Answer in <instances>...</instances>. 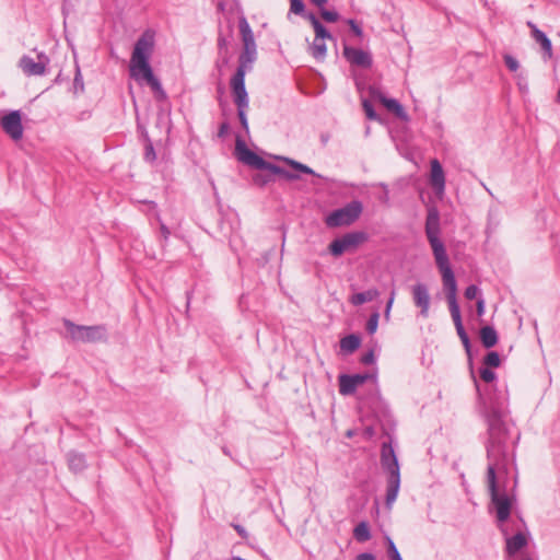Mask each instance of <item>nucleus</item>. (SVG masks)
Here are the masks:
<instances>
[{"mask_svg":"<svg viewBox=\"0 0 560 560\" xmlns=\"http://www.w3.org/2000/svg\"><path fill=\"white\" fill-rule=\"evenodd\" d=\"M66 328L65 337L73 342L95 343L107 341L108 331L104 324L100 325H78L68 318L62 319Z\"/></svg>","mask_w":560,"mask_h":560,"instance_id":"obj_4","label":"nucleus"},{"mask_svg":"<svg viewBox=\"0 0 560 560\" xmlns=\"http://www.w3.org/2000/svg\"><path fill=\"white\" fill-rule=\"evenodd\" d=\"M360 362L364 365H373L376 362V355L374 349H369L365 353H363L360 358Z\"/></svg>","mask_w":560,"mask_h":560,"instance_id":"obj_42","label":"nucleus"},{"mask_svg":"<svg viewBox=\"0 0 560 560\" xmlns=\"http://www.w3.org/2000/svg\"><path fill=\"white\" fill-rule=\"evenodd\" d=\"M380 296V291L376 288H371L366 291L354 293L350 296L349 302L353 306H360L371 302Z\"/></svg>","mask_w":560,"mask_h":560,"instance_id":"obj_26","label":"nucleus"},{"mask_svg":"<svg viewBox=\"0 0 560 560\" xmlns=\"http://www.w3.org/2000/svg\"><path fill=\"white\" fill-rule=\"evenodd\" d=\"M395 295H396V291H395V289H393L390 294H389V298H388V300L386 302L385 310H384V318L386 320L389 319V315H390V311H392V307H393V304H394Z\"/></svg>","mask_w":560,"mask_h":560,"instance_id":"obj_46","label":"nucleus"},{"mask_svg":"<svg viewBox=\"0 0 560 560\" xmlns=\"http://www.w3.org/2000/svg\"><path fill=\"white\" fill-rule=\"evenodd\" d=\"M313 28L315 31V38H318V39L331 38L330 33L327 31V28L320 22L315 24Z\"/></svg>","mask_w":560,"mask_h":560,"instance_id":"obj_41","label":"nucleus"},{"mask_svg":"<svg viewBox=\"0 0 560 560\" xmlns=\"http://www.w3.org/2000/svg\"><path fill=\"white\" fill-rule=\"evenodd\" d=\"M353 537L359 542H365L371 539L372 533L368 521L359 522L353 528Z\"/></svg>","mask_w":560,"mask_h":560,"instance_id":"obj_27","label":"nucleus"},{"mask_svg":"<svg viewBox=\"0 0 560 560\" xmlns=\"http://www.w3.org/2000/svg\"><path fill=\"white\" fill-rule=\"evenodd\" d=\"M307 19L310 20L312 26L314 27L315 24L319 23L320 21L316 18L314 13H308Z\"/></svg>","mask_w":560,"mask_h":560,"instance_id":"obj_58","label":"nucleus"},{"mask_svg":"<svg viewBox=\"0 0 560 560\" xmlns=\"http://www.w3.org/2000/svg\"><path fill=\"white\" fill-rule=\"evenodd\" d=\"M380 313L377 311L371 313L365 329L369 335H374L378 328Z\"/></svg>","mask_w":560,"mask_h":560,"instance_id":"obj_35","label":"nucleus"},{"mask_svg":"<svg viewBox=\"0 0 560 560\" xmlns=\"http://www.w3.org/2000/svg\"><path fill=\"white\" fill-rule=\"evenodd\" d=\"M237 108V118L240 120L241 127L244 129L246 133L249 132L248 119H247V109L248 105H236Z\"/></svg>","mask_w":560,"mask_h":560,"instance_id":"obj_34","label":"nucleus"},{"mask_svg":"<svg viewBox=\"0 0 560 560\" xmlns=\"http://www.w3.org/2000/svg\"><path fill=\"white\" fill-rule=\"evenodd\" d=\"M238 28L243 43V50L238 57V66L235 70L250 69L257 58V47L252 27L244 15L238 19Z\"/></svg>","mask_w":560,"mask_h":560,"instance_id":"obj_7","label":"nucleus"},{"mask_svg":"<svg viewBox=\"0 0 560 560\" xmlns=\"http://www.w3.org/2000/svg\"><path fill=\"white\" fill-rule=\"evenodd\" d=\"M429 183L438 197H442L445 191V173L441 162L433 159L430 162Z\"/></svg>","mask_w":560,"mask_h":560,"instance_id":"obj_17","label":"nucleus"},{"mask_svg":"<svg viewBox=\"0 0 560 560\" xmlns=\"http://www.w3.org/2000/svg\"><path fill=\"white\" fill-rule=\"evenodd\" d=\"M143 160L150 164L156 161V152L151 139H147V143L144 144Z\"/></svg>","mask_w":560,"mask_h":560,"instance_id":"obj_33","label":"nucleus"},{"mask_svg":"<svg viewBox=\"0 0 560 560\" xmlns=\"http://www.w3.org/2000/svg\"><path fill=\"white\" fill-rule=\"evenodd\" d=\"M66 459L69 470L75 475L83 472L89 466L85 454L77 450H70Z\"/></svg>","mask_w":560,"mask_h":560,"instance_id":"obj_22","label":"nucleus"},{"mask_svg":"<svg viewBox=\"0 0 560 560\" xmlns=\"http://www.w3.org/2000/svg\"><path fill=\"white\" fill-rule=\"evenodd\" d=\"M191 298H192V291H186V311L187 312L189 310Z\"/></svg>","mask_w":560,"mask_h":560,"instance_id":"obj_60","label":"nucleus"},{"mask_svg":"<svg viewBox=\"0 0 560 560\" xmlns=\"http://www.w3.org/2000/svg\"><path fill=\"white\" fill-rule=\"evenodd\" d=\"M381 466L387 472L385 505L390 509L400 489V466L392 442H383L381 447Z\"/></svg>","mask_w":560,"mask_h":560,"instance_id":"obj_3","label":"nucleus"},{"mask_svg":"<svg viewBox=\"0 0 560 560\" xmlns=\"http://www.w3.org/2000/svg\"><path fill=\"white\" fill-rule=\"evenodd\" d=\"M482 364L490 369L499 368L501 365V357L497 351H489L483 357Z\"/></svg>","mask_w":560,"mask_h":560,"instance_id":"obj_31","label":"nucleus"},{"mask_svg":"<svg viewBox=\"0 0 560 560\" xmlns=\"http://www.w3.org/2000/svg\"><path fill=\"white\" fill-rule=\"evenodd\" d=\"M479 376L485 383H492L497 380V373L492 369L486 366H481L479 369Z\"/></svg>","mask_w":560,"mask_h":560,"instance_id":"obj_36","label":"nucleus"},{"mask_svg":"<svg viewBox=\"0 0 560 560\" xmlns=\"http://www.w3.org/2000/svg\"><path fill=\"white\" fill-rule=\"evenodd\" d=\"M358 374H359V378L361 380L362 385L364 383H366L368 381H373V382L377 381V368H374V370L372 372H363V373H358Z\"/></svg>","mask_w":560,"mask_h":560,"instance_id":"obj_44","label":"nucleus"},{"mask_svg":"<svg viewBox=\"0 0 560 560\" xmlns=\"http://www.w3.org/2000/svg\"><path fill=\"white\" fill-rule=\"evenodd\" d=\"M504 61H505V66L509 68V70H516L518 68L517 60L511 55H505Z\"/></svg>","mask_w":560,"mask_h":560,"instance_id":"obj_50","label":"nucleus"},{"mask_svg":"<svg viewBox=\"0 0 560 560\" xmlns=\"http://www.w3.org/2000/svg\"><path fill=\"white\" fill-rule=\"evenodd\" d=\"M363 212V203L353 199L341 208L334 209L324 219L328 228L336 229L353 224Z\"/></svg>","mask_w":560,"mask_h":560,"instance_id":"obj_6","label":"nucleus"},{"mask_svg":"<svg viewBox=\"0 0 560 560\" xmlns=\"http://www.w3.org/2000/svg\"><path fill=\"white\" fill-rule=\"evenodd\" d=\"M291 7L290 10L294 14L301 15L305 11V5L302 0H290Z\"/></svg>","mask_w":560,"mask_h":560,"instance_id":"obj_45","label":"nucleus"},{"mask_svg":"<svg viewBox=\"0 0 560 560\" xmlns=\"http://www.w3.org/2000/svg\"><path fill=\"white\" fill-rule=\"evenodd\" d=\"M141 138H142L144 144L147 143V139H150L149 133L145 128L141 129Z\"/></svg>","mask_w":560,"mask_h":560,"instance_id":"obj_63","label":"nucleus"},{"mask_svg":"<svg viewBox=\"0 0 560 560\" xmlns=\"http://www.w3.org/2000/svg\"><path fill=\"white\" fill-rule=\"evenodd\" d=\"M307 19L310 20L312 26L314 27L315 24L319 23L320 21L316 18L314 13H308Z\"/></svg>","mask_w":560,"mask_h":560,"instance_id":"obj_59","label":"nucleus"},{"mask_svg":"<svg viewBox=\"0 0 560 560\" xmlns=\"http://www.w3.org/2000/svg\"><path fill=\"white\" fill-rule=\"evenodd\" d=\"M411 293L415 305L420 308V315L424 318L428 317L430 307L428 285L425 283L418 282L412 285Z\"/></svg>","mask_w":560,"mask_h":560,"instance_id":"obj_18","label":"nucleus"},{"mask_svg":"<svg viewBox=\"0 0 560 560\" xmlns=\"http://www.w3.org/2000/svg\"><path fill=\"white\" fill-rule=\"evenodd\" d=\"M497 524L502 534L505 536V550L509 556L516 555L527 546V536L524 533L517 532L512 536H508V529L505 528L504 523L500 525L497 521Z\"/></svg>","mask_w":560,"mask_h":560,"instance_id":"obj_19","label":"nucleus"},{"mask_svg":"<svg viewBox=\"0 0 560 560\" xmlns=\"http://www.w3.org/2000/svg\"><path fill=\"white\" fill-rule=\"evenodd\" d=\"M556 102L560 104V86L556 95Z\"/></svg>","mask_w":560,"mask_h":560,"instance_id":"obj_64","label":"nucleus"},{"mask_svg":"<svg viewBox=\"0 0 560 560\" xmlns=\"http://www.w3.org/2000/svg\"><path fill=\"white\" fill-rule=\"evenodd\" d=\"M441 228H440V212L435 206H432L428 209L427 220H425V235L428 242L432 248L433 256H440L446 253V247L443 241L440 238Z\"/></svg>","mask_w":560,"mask_h":560,"instance_id":"obj_9","label":"nucleus"},{"mask_svg":"<svg viewBox=\"0 0 560 560\" xmlns=\"http://www.w3.org/2000/svg\"><path fill=\"white\" fill-rule=\"evenodd\" d=\"M322 18L328 23H335L339 20V14L336 11H329L325 8L320 10Z\"/></svg>","mask_w":560,"mask_h":560,"instance_id":"obj_43","label":"nucleus"},{"mask_svg":"<svg viewBox=\"0 0 560 560\" xmlns=\"http://www.w3.org/2000/svg\"><path fill=\"white\" fill-rule=\"evenodd\" d=\"M277 177L279 178V174L272 172L256 173L253 175L252 180L253 184L256 185L257 187L264 188L270 183L276 182Z\"/></svg>","mask_w":560,"mask_h":560,"instance_id":"obj_28","label":"nucleus"},{"mask_svg":"<svg viewBox=\"0 0 560 560\" xmlns=\"http://www.w3.org/2000/svg\"><path fill=\"white\" fill-rule=\"evenodd\" d=\"M517 85H518L520 91H521L522 93H524V94H525V93H527V92H528V85H527V82H526L525 78L522 75V73H520V74L517 75Z\"/></svg>","mask_w":560,"mask_h":560,"instance_id":"obj_53","label":"nucleus"},{"mask_svg":"<svg viewBox=\"0 0 560 560\" xmlns=\"http://www.w3.org/2000/svg\"><path fill=\"white\" fill-rule=\"evenodd\" d=\"M361 380L359 378V374H347L341 373L338 375V386L339 393L342 396H351L353 395L358 387L361 386Z\"/></svg>","mask_w":560,"mask_h":560,"instance_id":"obj_21","label":"nucleus"},{"mask_svg":"<svg viewBox=\"0 0 560 560\" xmlns=\"http://www.w3.org/2000/svg\"><path fill=\"white\" fill-rule=\"evenodd\" d=\"M348 25L350 26L351 31L355 34V36L360 37L362 36V28L360 27V25L352 19H349L347 21Z\"/></svg>","mask_w":560,"mask_h":560,"instance_id":"obj_51","label":"nucleus"},{"mask_svg":"<svg viewBox=\"0 0 560 560\" xmlns=\"http://www.w3.org/2000/svg\"><path fill=\"white\" fill-rule=\"evenodd\" d=\"M343 56L351 66L370 68L372 66V57L368 51L360 48L345 46Z\"/></svg>","mask_w":560,"mask_h":560,"instance_id":"obj_20","label":"nucleus"},{"mask_svg":"<svg viewBox=\"0 0 560 560\" xmlns=\"http://www.w3.org/2000/svg\"><path fill=\"white\" fill-rule=\"evenodd\" d=\"M362 345V337L358 332H352L342 337L339 341L340 352L343 355L354 353Z\"/></svg>","mask_w":560,"mask_h":560,"instance_id":"obj_24","label":"nucleus"},{"mask_svg":"<svg viewBox=\"0 0 560 560\" xmlns=\"http://www.w3.org/2000/svg\"><path fill=\"white\" fill-rule=\"evenodd\" d=\"M480 295L481 292L477 284H469L464 291V296L467 300H477Z\"/></svg>","mask_w":560,"mask_h":560,"instance_id":"obj_40","label":"nucleus"},{"mask_svg":"<svg viewBox=\"0 0 560 560\" xmlns=\"http://www.w3.org/2000/svg\"><path fill=\"white\" fill-rule=\"evenodd\" d=\"M385 540H386V546H387L388 558L390 560H394L395 558L400 557L401 555H400L399 550L397 549L395 542L388 535L385 536Z\"/></svg>","mask_w":560,"mask_h":560,"instance_id":"obj_37","label":"nucleus"},{"mask_svg":"<svg viewBox=\"0 0 560 560\" xmlns=\"http://www.w3.org/2000/svg\"><path fill=\"white\" fill-rule=\"evenodd\" d=\"M155 220L156 222L159 223L160 225V232H161V235L163 237V241L164 243H167L168 238H170V235H171V230L168 229V226L163 222L162 218H161V214H160V211H155Z\"/></svg>","mask_w":560,"mask_h":560,"instance_id":"obj_38","label":"nucleus"},{"mask_svg":"<svg viewBox=\"0 0 560 560\" xmlns=\"http://www.w3.org/2000/svg\"><path fill=\"white\" fill-rule=\"evenodd\" d=\"M434 259L442 276L446 298L457 296V281L452 269L448 255L443 254L435 256Z\"/></svg>","mask_w":560,"mask_h":560,"instance_id":"obj_10","label":"nucleus"},{"mask_svg":"<svg viewBox=\"0 0 560 560\" xmlns=\"http://www.w3.org/2000/svg\"><path fill=\"white\" fill-rule=\"evenodd\" d=\"M363 434L365 438L371 439L375 435V430L373 427L369 425L364 428Z\"/></svg>","mask_w":560,"mask_h":560,"instance_id":"obj_57","label":"nucleus"},{"mask_svg":"<svg viewBox=\"0 0 560 560\" xmlns=\"http://www.w3.org/2000/svg\"><path fill=\"white\" fill-rule=\"evenodd\" d=\"M232 527L235 529V532L238 534V536L241 538H243V539H247L248 538V533H247L246 528L243 525L233 523Z\"/></svg>","mask_w":560,"mask_h":560,"instance_id":"obj_52","label":"nucleus"},{"mask_svg":"<svg viewBox=\"0 0 560 560\" xmlns=\"http://www.w3.org/2000/svg\"><path fill=\"white\" fill-rule=\"evenodd\" d=\"M354 560H376V557L372 552H361L355 557Z\"/></svg>","mask_w":560,"mask_h":560,"instance_id":"obj_54","label":"nucleus"},{"mask_svg":"<svg viewBox=\"0 0 560 560\" xmlns=\"http://www.w3.org/2000/svg\"><path fill=\"white\" fill-rule=\"evenodd\" d=\"M362 108L364 110L365 117L369 120L382 121L380 115L377 114L374 105L372 104V102L370 100H368V98L362 100Z\"/></svg>","mask_w":560,"mask_h":560,"instance_id":"obj_29","label":"nucleus"},{"mask_svg":"<svg viewBox=\"0 0 560 560\" xmlns=\"http://www.w3.org/2000/svg\"><path fill=\"white\" fill-rule=\"evenodd\" d=\"M218 43H219L220 54H222L223 48H224V47H225V45H226V44H225V39H224L223 37H221V36H220V37H219V39H218Z\"/></svg>","mask_w":560,"mask_h":560,"instance_id":"obj_62","label":"nucleus"},{"mask_svg":"<svg viewBox=\"0 0 560 560\" xmlns=\"http://www.w3.org/2000/svg\"><path fill=\"white\" fill-rule=\"evenodd\" d=\"M370 235L365 231H350L335 237L327 246V253L334 258H339L346 253H355L359 247L366 243Z\"/></svg>","mask_w":560,"mask_h":560,"instance_id":"obj_5","label":"nucleus"},{"mask_svg":"<svg viewBox=\"0 0 560 560\" xmlns=\"http://www.w3.org/2000/svg\"><path fill=\"white\" fill-rule=\"evenodd\" d=\"M454 324L463 322L457 296L446 298Z\"/></svg>","mask_w":560,"mask_h":560,"instance_id":"obj_30","label":"nucleus"},{"mask_svg":"<svg viewBox=\"0 0 560 560\" xmlns=\"http://www.w3.org/2000/svg\"><path fill=\"white\" fill-rule=\"evenodd\" d=\"M129 74L137 82L150 86L154 98L158 102H164L167 100V94L164 91L161 80L155 72H129Z\"/></svg>","mask_w":560,"mask_h":560,"instance_id":"obj_13","label":"nucleus"},{"mask_svg":"<svg viewBox=\"0 0 560 560\" xmlns=\"http://www.w3.org/2000/svg\"><path fill=\"white\" fill-rule=\"evenodd\" d=\"M141 202L149 207L150 211L153 212V217L155 218V211H159L158 203L153 200H143Z\"/></svg>","mask_w":560,"mask_h":560,"instance_id":"obj_55","label":"nucleus"},{"mask_svg":"<svg viewBox=\"0 0 560 560\" xmlns=\"http://www.w3.org/2000/svg\"><path fill=\"white\" fill-rule=\"evenodd\" d=\"M311 1L314 5L318 7L320 10L324 9V5L327 2V0H311Z\"/></svg>","mask_w":560,"mask_h":560,"instance_id":"obj_61","label":"nucleus"},{"mask_svg":"<svg viewBox=\"0 0 560 560\" xmlns=\"http://www.w3.org/2000/svg\"><path fill=\"white\" fill-rule=\"evenodd\" d=\"M235 156L241 163L254 170L279 174V179H283L285 182L299 180L301 179V174L319 177V175L308 165L289 156L272 155L275 160L284 163L291 168V171L265 160L261 155L249 149L245 140L240 135H236L235 138Z\"/></svg>","mask_w":560,"mask_h":560,"instance_id":"obj_2","label":"nucleus"},{"mask_svg":"<svg viewBox=\"0 0 560 560\" xmlns=\"http://www.w3.org/2000/svg\"><path fill=\"white\" fill-rule=\"evenodd\" d=\"M295 79L300 91L304 94H320L326 90V81L322 72H303Z\"/></svg>","mask_w":560,"mask_h":560,"instance_id":"obj_11","label":"nucleus"},{"mask_svg":"<svg viewBox=\"0 0 560 560\" xmlns=\"http://www.w3.org/2000/svg\"><path fill=\"white\" fill-rule=\"evenodd\" d=\"M455 325V328H456V332L463 343V347L465 349V352L468 357V362H469V369H470V374H471V377L474 380V385H475V388H476V393H477V399L480 401V402H483V396L481 394V390H480V384L478 382V380L476 378L475 376V372H474V364H472V346H471V341H470V338L463 325V322H459V323H456L454 324Z\"/></svg>","mask_w":560,"mask_h":560,"instance_id":"obj_14","label":"nucleus"},{"mask_svg":"<svg viewBox=\"0 0 560 560\" xmlns=\"http://www.w3.org/2000/svg\"><path fill=\"white\" fill-rule=\"evenodd\" d=\"M20 67L22 70H35V60L33 58L24 56L20 60Z\"/></svg>","mask_w":560,"mask_h":560,"instance_id":"obj_47","label":"nucleus"},{"mask_svg":"<svg viewBox=\"0 0 560 560\" xmlns=\"http://www.w3.org/2000/svg\"><path fill=\"white\" fill-rule=\"evenodd\" d=\"M478 404L482 406V413L488 424V442L486 444L488 467L487 486L490 494L491 504L495 511V518L500 525L508 522L511 517L513 505L516 501L515 494H506L499 489L497 467L505 466L508 462V439L509 429L503 420L502 411L497 407H487L486 402Z\"/></svg>","mask_w":560,"mask_h":560,"instance_id":"obj_1","label":"nucleus"},{"mask_svg":"<svg viewBox=\"0 0 560 560\" xmlns=\"http://www.w3.org/2000/svg\"><path fill=\"white\" fill-rule=\"evenodd\" d=\"M369 92L372 98L377 100L395 117L401 121H409L410 117L408 113L397 98L386 96L383 92L374 86H371Z\"/></svg>","mask_w":560,"mask_h":560,"instance_id":"obj_12","label":"nucleus"},{"mask_svg":"<svg viewBox=\"0 0 560 560\" xmlns=\"http://www.w3.org/2000/svg\"><path fill=\"white\" fill-rule=\"evenodd\" d=\"M479 339L486 349L495 347L499 342V334L491 325H485L479 329Z\"/></svg>","mask_w":560,"mask_h":560,"instance_id":"obj_25","label":"nucleus"},{"mask_svg":"<svg viewBox=\"0 0 560 560\" xmlns=\"http://www.w3.org/2000/svg\"><path fill=\"white\" fill-rule=\"evenodd\" d=\"M46 57L43 55H37V70H45L46 63H45Z\"/></svg>","mask_w":560,"mask_h":560,"instance_id":"obj_56","label":"nucleus"},{"mask_svg":"<svg viewBox=\"0 0 560 560\" xmlns=\"http://www.w3.org/2000/svg\"><path fill=\"white\" fill-rule=\"evenodd\" d=\"M230 131V124L228 120L220 124L218 129V138L224 139Z\"/></svg>","mask_w":560,"mask_h":560,"instance_id":"obj_49","label":"nucleus"},{"mask_svg":"<svg viewBox=\"0 0 560 560\" xmlns=\"http://www.w3.org/2000/svg\"><path fill=\"white\" fill-rule=\"evenodd\" d=\"M485 313H486V301L482 298V295H480L476 301V314L479 318H481L485 315Z\"/></svg>","mask_w":560,"mask_h":560,"instance_id":"obj_48","label":"nucleus"},{"mask_svg":"<svg viewBox=\"0 0 560 560\" xmlns=\"http://www.w3.org/2000/svg\"><path fill=\"white\" fill-rule=\"evenodd\" d=\"M324 40L325 39L314 38L313 45L311 47L312 55L317 59L324 58L326 55L327 48Z\"/></svg>","mask_w":560,"mask_h":560,"instance_id":"obj_32","label":"nucleus"},{"mask_svg":"<svg viewBox=\"0 0 560 560\" xmlns=\"http://www.w3.org/2000/svg\"><path fill=\"white\" fill-rule=\"evenodd\" d=\"M153 46V35L149 32L143 33L135 44L128 70H153L149 63Z\"/></svg>","mask_w":560,"mask_h":560,"instance_id":"obj_8","label":"nucleus"},{"mask_svg":"<svg viewBox=\"0 0 560 560\" xmlns=\"http://www.w3.org/2000/svg\"><path fill=\"white\" fill-rule=\"evenodd\" d=\"M247 72H234L230 80V89L235 105H249V97L245 86Z\"/></svg>","mask_w":560,"mask_h":560,"instance_id":"obj_15","label":"nucleus"},{"mask_svg":"<svg viewBox=\"0 0 560 560\" xmlns=\"http://www.w3.org/2000/svg\"><path fill=\"white\" fill-rule=\"evenodd\" d=\"M1 127L13 140H20L23 136L22 118L19 110H12L1 118Z\"/></svg>","mask_w":560,"mask_h":560,"instance_id":"obj_16","label":"nucleus"},{"mask_svg":"<svg viewBox=\"0 0 560 560\" xmlns=\"http://www.w3.org/2000/svg\"><path fill=\"white\" fill-rule=\"evenodd\" d=\"M73 83H72V92L74 95L82 93L84 91V82L82 72H74Z\"/></svg>","mask_w":560,"mask_h":560,"instance_id":"obj_39","label":"nucleus"},{"mask_svg":"<svg viewBox=\"0 0 560 560\" xmlns=\"http://www.w3.org/2000/svg\"><path fill=\"white\" fill-rule=\"evenodd\" d=\"M527 26L532 31V37L540 46L544 56L548 57V58H551V56H552V44H551V40L548 38V36L542 31H540L536 26V24H534L530 21L527 22Z\"/></svg>","mask_w":560,"mask_h":560,"instance_id":"obj_23","label":"nucleus"}]
</instances>
